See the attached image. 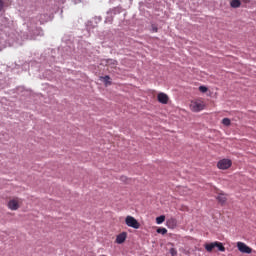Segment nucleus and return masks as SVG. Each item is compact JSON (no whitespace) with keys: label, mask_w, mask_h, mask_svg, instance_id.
Returning a JSON list of instances; mask_svg holds the SVG:
<instances>
[{"label":"nucleus","mask_w":256,"mask_h":256,"mask_svg":"<svg viewBox=\"0 0 256 256\" xmlns=\"http://www.w3.org/2000/svg\"><path fill=\"white\" fill-rule=\"evenodd\" d=\"M190 109L194 113H199V111H203V109H205V101H203V99H196L191 101Z\"/></svg>","instance_id":"f257e3e1"},{"label":"nucleus","mask_w":256,"mask_h":256,"mask_svg":"<svg viewBox=\"0 0 256 256\" xmlns=\"http://www.w3.org/2000/svg\"><path fill=\"white\" fill-rule=\"evenodd\" d=\"M125 224L127 227H132V229H139L141 227L139 221H137V219H135L133 216H127L125 218Z\"/></svg>","instance_id":"f03ea898"},{"label":"nucleus","mask_w":256,"mask_h":256,"mask_svg":"<svg viewBox=\"0 0 256 256\" xmlns=\"http://www.w3.org/2000/svg\"><path fill=\"white\" fill-rule=\"evenodd\" d=\"M231 165H233V162H231L230 159H222V160L218 161V163H217L218 169H222L224 171L226 169H229V167H231Z\"/></svg>","instance_id":"7ed1b4c3"},{"label":"nucleus","mask_w":256,"mask_h":256,"mask_svg":"<svg viewBox=\"0 0 256 256\" xmlns=\"http://www.w3.org/2000/svg\"><path fill=\"white\" fill-rule=\"evenodd\" d=\"M237 248L240 251V253H247V254L253 253V249H251V247L247 246V244L243 242H237Z\"/></svg>","instance_id":"20e7f679"},{"label":"nucleus","mask_w":256,"mask_h":256,"mask_svg":"<svg viewBox=\"0 0 256 256\" xmlns=\"http://www.w3.org/2000/svg\"><path fill=\"white\" fill-rule=\"evenodd\" d=\"M19 198H14L8 202V208L11 209V211H17L19 209Z\"/></svg>","instance_id":"39448f33"},{"label":"nucleus","mask_w":256,"mask_h":256,"mask_svg":"<svg viewBox=\"0 0 256 256\" xmlns=\"http://www.w3.org/2000/svg\"><path fill=\"white\" fill-rule=\"evenodd\" d=\"M157 99L162 105H167V103H169V96L163 92L158 93Z\"/></svg>","instance_id":"423d86ee"},{"label":"nucleus","mask_w":256,"mask_h":256,"mask_svg":"<svg viewBox=\"0 0 256 256\" xmlns=\"http://www.w3.org/2000/svg\"><path fill=\"white\" fill-rule=\"evenodd\" d=\"M126 239H127V232H122L116 237V243H118V245H121L125 243Z\"/></svg>","instance_id":"0eeeda50"},{"label":"nucleus","mask_w":256,"mask_h":256,"mask_svg":"<svg viewBox=\"0 0 256 256\" xmlns=\"http://www.w3.org/2000/svg\"><path fill=\"white\" fill-rule=\"evenodd\" d=\"M230 7L232 9H239L241 7V0H230Z\"/></svg>","instance_id":"6e6552de"},{"label":"nucleus","mask_w":256,"mask_h":256,"mask_svg":"<svg viewBox=\"0 0 256 256\" xmlns=\"http://www.w3.org/2000/svg\"><path fill=\"white\" fill-rule=\"evenodd\" d=\"M204 247H205L206 251H208V253H211V251H213L216 247V242H211V243L205 244Z\"/></svg>","instance_id":"1a4fd4ad"},{"label":"nucleus","mask_w":256,"mask_h":256,"mask_svg":"<svg viewBox=\"0 0 256 256\" xmlns=\"http://www.w3.org/2000/svg\"><path fill=\"white\" fill-rule=\"evenodd\" d=\"M100 80L104 82L105 86L111 85V77L108 75L100 77Z\"/></svg>","instance_id":"9d476101"},{"label":"nucleus","mask_w":256,"mask_h":256,"mask_svg":"<svg viewBox=\"0 0 256 256\" xmlns=\"http://www.w3.org/2000/svg\"><path fill=\"white\" fill-rule=\"evenodd\" d=\"M117 60H114V59H108L106 60V65H108V67H112V68H115L117 67Z\"/></svg>","instance_id":"9b49d317"},{"label":"nucleus","mask_w":256,"mask_h":256,"mask_svg":"<svg viewBox=\"0 0 256 256\" xmlns=\"http://www.w3.org/2000/svg\"><path fill=\"white\" fill-rule=\"evenodd\" d=\"M217 200L219 201V203H221V205H224V203H227V196H225L224 194H220L217 196Z\"/></svg>","instance_id":"f8f14e48"},{"label":"nucleus","mask_w":256,"mask_h":256,"mask_svg":"<svg viewBox=\"0 0 256 256\" xmlns=\"http://www.w3.org/2000/svg\"><path fill=\"white\" fill-rule=\"evenodd\" d=\"M167 225L168 227H175L177 225V220H175L174 218H170L169 220H167Z\"/></svg>","instance_id":"ddd939ff"},{"label":"nucleus","mask_w":256,"mask_h":256,"mask_svg":"<svg viewBox=\"0 0 256 256\" xmlns=\"http://www.w3.org/2000/svg\"><path fill=\"white\" fill-rule=\"evenodd\" d=\"M216 247L218 248V251L225 253V246H223V243L216 241Z\"/></svg>","instance_id":"4468645a"},{"label":"nucleus","mask_w":256,"mask_h":256,"mask_svg":"<svg viewBox=\"0 0 256 256\" xmlns=\"http://www.w3.org/2000/svg\"><path fill=\"white\" fill-rule=\"evenodd\" d=\"M164 222H165V215H161L156 218L157 225H161V223H164Z\"/></svg>","instance_id":"2eb2a0df"},{"label":"nucleus","mask_w":256,"mask_h":256,"mask_svg":"<svg viewBox=\"0 0 256 256\" xmlns=\"http://www.w3.org/2000/svg\"><path fill=\"white\" fill-rule=\"evenodd\" d=\"M222 123L226 126L229 127V125H231V120L229 118H224L222 120Z\"/></svg>","instance_id":"dca6fc26"},{"label":"nucleus","mask_w":256,"mask_h":256,"mask_svg":"<svg viewBox=\"0 0 256 256\" xmlns=\"http://www.w3.org/2000/svg\"><path fill=\"white\" fill-rule=\"evenodd\" d=\"M157 233H160V235H166L167 228H158Z\"/></svg>","instance_id":"f3484780"},{"label":"nucleus","mask_w":256,"mask_h":256,"mask_svg":"<svg viewBox=\"0 0 256 256\" xmlns=\"http://www.w3.org/2000/svg\"><path fill=\"white\" fill-rule=\"evenodd\" d=\"M199 91H201V93H207V87H205V86H200V87H199Z\"/></svg>","instance_id":"a211bd4d"},{"label":"nucleus","mask_w":256,"mask_h":256,"mask_svg":"<svg viewBox=\"0 0 256 256\" xmlns=\"http://www.w3.org/2000/svg\"><path fill=\"white\" fill-rule=\"evenodd\" d=\"M5 7V2L3 0H0V12L3 11Z\"/></svg>","instance_id":"6ab92c4d"},{"label":"nucleus","mask_w":256,"mask_h":256,"mask_svg":"<svg viewBox=\"0 0 256 256\" xmlns=\"http://www.w3.org/2000/svg\"><path fill=\"white\" fill-rule=\"evenodd\" d=\"M170 253L172 256H175V255H177V250H175V248H171Z\"/></svg>","instance_id":"aec40b11"},{"label":"nucleus","mask_w":256,"mask_h":256,"mask_svg":"<svg viewBox=\"0 0 256 256\" xmlns=\"http://www.w3.org/2000/svg\"><path fill=\"white\" fill-rule=\"evenodd\" d=\"M152 31H153L154 33H157V31H158L157 26H152Z\"/></svg>","instance_id":"412c9836"},{"label":"nucleus","mask_w":256,"mask_h":256,"mask_svg":"<svg viewBox=\"0 0 256 256\" xmlns=\"http://www.w3.org/2000/svg\"><path fill=\"white\" fill-rule=\"evenodd\" d=\"M120 179L124 182H127V178L125 176L120 177Z\"/></svg>","instance_id":"4be33fe9"}]
</instances>
